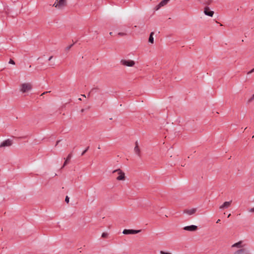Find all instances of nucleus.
<instances>
[{"mask_svg": "<svg viewBox=\"0 0 254 254\" xmlns=\"http://www.w3.org/2000/svg\"><path fill=\"white\" fill-rule=\"evenodd\" d=\"M154 34V32H151L150 34L148 41L149 42L153 44L154 43V38L153 35Z\"/></svg>", "mask_w": 254, "mask_h": 254, "instance_id": "4468645a", "label": "nucleus"}, {"mask_svg": "<svg viewBox=\"0 0 254 254\" xmlns=\"http://www.w3.org/2000/svg\"><path fill=\"white\" fill-rule=\"evenodd\" d=\"M89 148V146H87V147L86 148V149H85L84 150H83V151H82V152L81 153V156L84 155L85 154V153H86V152L88 150Z\"/></svg>", "mask_w": 254, "mask_h": 254, "instance_id": "a211bd4d", "label": "nucleus"}, {"mask_svg": "<svg viewBox=\"0 0 254 254\" xmlns=\"http://www.w3.org/2000/svg\"><path fill=\"white\" fill-rule=\"evenodd\" d=\"M212 0H206L204 2L203 4L205 6H208L211 3Z\"/></svg>", "mask_w": 254, "mask_h": 254, "instance_id": "f3484780", "label": "nucleus"}, {"mask_svg": "<svg viewBox=\"0 0 254 254\" xmlns=\"http://www.w3.org/2000/svg\"><path fill=\"white\" fill-rule=\"evenodd\" d=\"M249 211L251 212H254V207L252 208L249 210Z\"/></svg>", "mask_w": 254, "mask_h": 254, "instance_id": "c85d7f7f", "label": "nucleus"}, {"mask_svg": "<svg viewBox=\"0 0 254 254\" xmlns=\"http://www.w3.org/2000/svg\"><path fill=\"white\" fill-rule=\"evenodd\" d=\"M204 13L207 16L212 17L214 12L213 11L210 10L208 6H205L204 8Z\"/></svg>", "mask_w": 254, "mask_h": 254, "instance_id": "0eeeda50", "label": "nucleus"}, {"mask_svg": "<svg viewBox=\"0 0 254 254\" xmlns=\"http://www.w3.org/2000/svg\"><path fill=\"white\" fill-rule=\"evenodd\" d=\"M184 230L188 231H195L197 230V226L193 225L187 226L184 227Z\"/></svg>", "mask_w": 254, "mask_h": 254, "instance_id": "6e6552de", "label": "nucleus"}, {"mask_svg": "<svg viewBox=\"0 0 254 254\" xmlns=\"http://www.w3.org/2000/svg\"><path fill=\"white\" fill-rule=\"evenodd\" d=\"M84 111H85V110H84V109H82L81 110V113H83V112H84Z\"/></svg>", "mask_w": 254, "mask_h": 254, "instance_id": "473e14b6", "label": "nucleus"}, {"mask_svg": "<svg viewBox=\"0 0 254 254\" xmlns=\"http://www.w3.org/2000/svg\"><path fill=\"white\" fill-rule=\"evenodd\" d=\"M242 241H240L238 243H236L232 245V247H237V248H241L242 247Z\"/></svg>", "mask_w": 254, "mask_h": 254, "instance_id": "2eb2a0df", "label": "nucleus"}, {"mask_svg": "<svg viewBox=\"0 0 254 254\" xmlns=\"http://www.w3.org/2000/svg\"><path fill=\"white\" fill-rule=\"evenodd\" d=\"M60 141H61V140H58V141H57V142H56V146H57V145L59 144V143Z\"/></svg>", "mask_w": 254, "mask_h": 254, "instance_id": "7c9ffc66", "label": "nucleus"}, {"mask_svg": "<svg viewBox=\"0 0 254 254\" xmlns=\"http://www.w3.org/2000/svg\"><path fill=\"white\" fill-rule=\"evenodd\" d=\"M71 157L72 152H71L68 155L61 169L63 168L65 166L67 165V164L69 162V160H70Z\"/></svg>", "mask_w": 254, "mask_h": 254, "instance_id": "ddd939ff", "label": "nucleus"}, {"mask_svg": "<svg viewBox=\"0 0 254 254\" xmlns=\"http://www.w3.org/2000/svg\"><path fill=\"white\" fill-rule=\"evenodd\" d=\"M112 33H112V32H110V35H112Z\"/></svg>", "mask_w": 254, "mask_h": 254, "instance_id": "e433bc0d", "label": "nucleus"}, {"mask_svg": "<svg viewBox=\"0 0 254 254\" xmlns=\"http://www.w3.org/2000/svg\"><path fill=\"white\" fill-rule=\"evenodd\" d=\"M98 89V88L97 87H94L90 91V92H96L97 90Z\"/></svg>", "mask_w": 254, "mask_h": 254, "instance_id": "4be33fe9", "label": "nucleus"}, {"mask_svg": "<svg viewBox=\"0 0 254 254\" xmlns=\"http://www.w3.org/2000/svg\"><path fill=\"white\" fill-rule=\"evenodd\" d=\"M254 72V68H253L252 70H251L250 71H249L248 72V74H251L252 73Z\"/></svg>", "mask_w": 254, "mask_h": 254, "instance_id": "cd10ccee", "label": "nucleus"}, {"mask_svg": "<svg viewBox=\"0 0 254 254\" xmlns=\"http://www.w3.org/2000/svg\"><path fill=\"white\" fill-rule=\"evenodd\" d=\"M121 63L127 66L131 67L134 66L135 64V62L133 61L132 60H122L121 61Z\"/></svg>", "mask_w": 254, "mask_h": 254, "instance_id": "20e7f679", "label": "nucleus"}, {"mask_svg": "<svg viewBox=\"0 0 254 254\" xmlns=\"http://www.w3.org/2000/svg\"><path fill=\"white\" fill-rule=\"evenodd\" d=\"M234 254H249V252L246 249H241L235 252Z\"/></svg>", "mask_w": 254, "mask_h": 254, "instance_id": "9d476101", "label": "nucleus"}, {"mask_svg": "<svg viewBox=\"0 0 254 254\" xmlns=\"http://www.w3.org/2000/svg\"><path fill=\"white\" fill-rule=\"evenodd\" d=\"M98 149H100V146L98 147Z\"/></svg>", "mask_w": 254, "mask_h": 254, "instance_id": "ea45409f", "label": "nucleus"}, {"mask_svg": "<svg viewBox=\"0 0 254 254\" xmlns=\"http://www.w3.org/2000/svg\"><path fill=\"white\" fill-rule=\"evenodd\" d=\"M220 221V219H218L217 221H216V223H219V222Z\"/></svg>", "mask_w": 254, "mask_h": 254, "instance_id": "72a5a7b5", "label": "nucleus"}, {"mask_svg": "<svg viewBox=\"0 0 254 254\" xmlns=\"http://www.w3.org/2000/svg\"><path fill=\"white\" fill-rule=\"evenodd\" d=\"M231 215V214H229L228 215V217H229Z\"/></svg>", "mask_w": 254, "mask_h": 254, "instance_id": "4c0bfd02", "label": "nucleus"}, {"mask_svg": "<svg viewBox=\"0 0 254 254\" xmlns=\"http://www.w3.org/2000/svg\"><path fill=\"white\" fill-rule=\"evenodd\" d=\"M65 201L67 203H69V198L68 197V196H66L65 198Z\"/></svg>", "mask_w": 254, "mask_h": 254, "instance_id": "b1692460", "label": "nucleus"}, {"mask_svg": "<svg viewBox=\"0 0 254 254\" xmlns=\"http://www.w3.org/2000/svg\"><path fill=\"white\" fill-rule=\"evenodd\" d=\"M51 92V91H49V92L46 91V92H45L43 93L41 95V96H42L43 95L45 94H46V93H49V92Z\"/></svg>", "mask_w": 254, "mask_h": 254, "instance_id": "c756f323", "label": "nucleus"}, {"mask_svg": "<svg viewBox=\"0 0 254 254\" xmlns=\"http://www.w3.org/2000/svg\"><path fill=\"white\" fill-rule=\"evenodd\" d=\"M32 89V86L30 83H25L21 85L20 91L23 93L26 92Z\"/></svg>", "mask_w": 254, "mask_h": 254, "instance_id": "7ed1b4c3", "label": "nucleus"}, {"mask_svg": "<svg viewBox=\"0 0 254 254\" xmlns=\"http://www.w3.org/2000/svg\"><path fill=\"white\" fill-rule=\"evenodd\" d=\"M12 141L9 139H7L1 143L0 144V148L10 146L12 145Z\"/></svg>", "mask_w": 254, "mask_h": 254, "instance_id": "423d86ee", "label": "nucleus"}, {"mask_svg": "<svg viewBox=\"0 0 254 254\" xmlns=\"http://www.w3.org/2000/svg\"><path fill=\"white\" fill-rule=\"evenodd\" d=\"M66 5V0H59L58 2L56 1L53 5V6L58 8L62 9Z\"/></svg>", "mask_w": 254, "mask_h": 254, "instance_id": "f257e3e1", "label": "nucleus"}, {"mask_svg": "<svg viewBox=\"0 0 254 254\" xmlns=\"http://www.w3.org/2000/svg\"><path fill=\"white\" fill-rule=\"evenodd\" d=\"M135 146L134 148V151L135 153L138 156L140 157V156H141L140 150L139 147L138 146V143L137 141H136L135 142Z\"/></svg>", "mask_w": 254, "mask_h": 254, "instance_id": "1a4fd4ad", "label": "nucleus"}, {"mask_svg": "<svg viewBox=\"0 0 254 254\" xmlns=\"http://www.w3.org/2000/svg\"><path fill=\"white\" fill-rule=\"evenodd\" d=\"M108 234L107 233H103L102 234V237L103 238H107V236H108Z\"/></svg>", "mask_w": 254, "mask_h": 254, "instance_id": "aec40b11", "label": "nucleus"}, {"mask_svg": "<svg viewBox=\"0 0 254 254\" xmlns=\"http://www.w3.org/2000/svg\"><path fill=\"white\" fill-rule=\"evenodd\" d=\"M118 35L121 36H125L126 35V34L125 33H123V32H119L118 33Z\"/></svg>", "mask_w": 254, "mask_h": 254, "instance_id": "bb28decb", "label": "nucleus"}, {"mask_svg": "<svg viewBox=\"0 0 254 254\" xmlns=\"http://www.w3.org/2000/svg\"><path fill=\"white\" fill-rule=\"evenodd\" d=\"M252 138H254V135L253 136Z\"/></svg>", "mask_w": 254, "mask_h": 254, "instance_id": "a19ab883", "label": "nucleus"}, {"mask_svg": "<svg viewBox=\"0 0 254 254\" xmlns=\"http://www.w3.org/2000/svg\"><path fill=\"white\" fill-rule=\"evenodd\" d=\"M141 230L124 229L123 231V233L125 235L136 234L141 232Z\"/></svg>", "mask_w": 254, "mask_h": 254, "instance_id": "39448f33", "label": "nucleus"}, {"mask_svg": "<svg viewBox=\"0 0 254 254\" xmlns=\"http://www.w3.org/2000/svg\"><path fill=\"white\" fill-rule=\"evenodd\" d=\"M53 57L52 56H51V57H49V59H48V60H49V61H51V60L52 59Z\"/></svg>", "mask_w": 254, "mask_h": 254, "instance_id": "2f4dec72", "label": "nucleus"}, {"mask_svg": "<svg viewBox=\"0 0 254 254\" xmlns=\"http://www.w3.org/2000/svg\"><path fill=\"white\" fill-rule=\"evenodd\" d=\"M9 64H15V62L13 60L10 59V60L9 61Z\"/></svg>", "mask_w": 254, "mask_h": 254, "instance_id": "393cba45", "label": "nucleus"}, {"mask_svg": "<svg viewBox=\"0 0 254 254\" xmlns=\"http://www.w3.org/2000/svg\"><path fill=\"white\" fill-rule=\"evenodd\" d=\"M196 211V208H192L191 209H186L184 211V213H187L188 215H192L194 214Z\"/></svg>", "mask_w": 254, "mask_h": 254, "instance_id": "f8f14e48", "label": "nucleus"}, {"mask_svg": "<svg viewBox=\"0 0 254 254\" xmlns=\"http://www.w3.org/2000/svg\"><path fill=\"white\" fill-rule=\"evenodd\" d=\"M160 254H172L171 253H168V252H164V251H160Z\"/></svg>", "mask_w": 254, "mask_h": 254, "instance_id": "a878e982", "label": "nucleus"}, {"mask_svg": "<svg viewBox=\"0 0 254 254\" xmlns=\"http://www.w3.org/2000/svg\"><path fill=\"white\" fill-rule=\"evenodd\" d=\"M81 96H83V97H86V95L84 94H82Z\"/></svg>", "mask_w": 254, "mask_h": 254, "instance_id": "f704fd0d", "label": "nucleus"}, {"mask_svg": "<svg viewBox=\"0 0 254 254\" xmlns=\"http://www.w3.org/2000/svg\"><path fill=\"white\" fill-rule=\"evenodd\" d=\"M90 93H91V92H90L88 93V94L87 95V97H89V96H90Z\"/></svg>", "mask_w": 254, "mask_h": 254, "instance_id": "c9c22d12", "label": "nucleus"}, {"mask_svg": "<svg viewBox=\"0 0 254 254\" xmlns=\"http://www.w3.org/2000/svg\"><path fill=\"white\" fill-rule=\"evenodd\" d=\"M170 0H162L160 2V5H162V6H163L164 5H166Z\"/></svg>", "mask_w": 254, "mask_h": 254, "instance_id": "dca6fc26", "label": "nucleus"}, {"mask_svg": "<svg viewBox=\"0 0 254 254\" xmlns=\"http://www.w3.org/2000/svg\"><path fill=\"white\" fill-rule=\"evenodd\" d=\"M117 172L119 176L117 178V180L118 181H124L125 180V174L120 169H116L113 171V173Z\"/></svg>", "mask_w": 254, "mask_h": 254, "instance_id": "f03ea898", "label": "nucleus"}, {"mask_svg": "<svg viewBox=\"0 0 254 254\" xmlns=\"http://www.w3.org/2000/svg\"><path fill=\"white\" fill-rule=\"evenodd\" d=\"M78 100H79V101H81V98H79V99H78Z\"/></svg>", "mask_w": 254, "mask_h": 254, "instance_id": "58836bf2", "label": "nucleus"}, {"mask_svg": "<svg viewBox=\"0 0 254 254\" xmlns=\"http://www.w3.org/2000/svg\"><path fill=\"white\" fill-rule=\"evenodd\" d=\"M231 202H232V201H225V202H224V203L222 205H221L219 207V208L221 209H224V208H227L230 206Z\"/></svg>", "mask_w": 254, "mask_h": 254, "instance_id": "9b49d317", "label": "nucleus"}, {"mask_svg": "<svg viewBox=\"0 0 254 254\" xmlns=\"http://www.w3.org/2000/svg\"><path fill=\"white\" fill-rule=\"evenodd\" d=\"M74 44H71L66 48V50L68 51L73 46Z\"/></svg>", "mask_w": 254, "mask_h": 254, "instance_id": "5701e85b", "label": "nucleus"}, {"mask_svg": "<svg viewBox=\"0 0 254 254\" xmlns=\"http://www.w3.org/2000/svg\"><path fill=\"white\" fill-rule=\"evenodd\" d=\"M162 7V5H160V3H159L157 5H156L155 7V10H158L160 7Z\"/></svg>", "mask_w": 254, "mask_h": 254, "instance_id": "6ab92c4d", "label": "nucleus"}, {"mask_svg": "<svg viewBox=\"0 0 254 254\" xmlns=\"http://www.w3.org/2000/svg\"><path fill=\"white\" fill-rule=\"evenodd\" d=\"M254 100V94L253 95L252 97L248 100V102L250 103V102H252Z\"/></svg>", "mask_w": 254, "mask_h": 254, "instance_id": "412c9836", "label": "nucleus"}, {"mask_svg": "<svg viewBox=\"0 0 254 254\" xmlns=\"http://www.w3.org/2000/svg\"><path fill=\"white\" fill-rule=\"evenodd\" d=\"M56 0V1H58L59 0Z\"/></svg>", "mask_w": 254, "mask_h": 254, "instance_id": "79ce46f5", "label": "nucleus"}]
</instances>
